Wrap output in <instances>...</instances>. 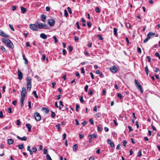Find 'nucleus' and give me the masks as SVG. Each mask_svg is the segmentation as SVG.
Wrapping results in <instances>:
<instances>
[{"label":"nucleus","instance_id":"f8f14e48","mask_svg":"<svg viewBox=\"0 0 160 160\" xmlns=\"http://www.w3.org/2000/svg\"><path fill=\"white\" fill-rule=\"evenodd\" d=\"M2 41L4 43L7 45L9 42H10V40L8 39L5 38L2 39Z\"/></svg>","mask_w":160,"mask_h":160},{"label":"nucleus","instance_id":"72a5a7b5","mask_svg":"<svg viewBox=\"0 0 160 160\" xmlns=\"http://www.w3.org/2000/svg\"><path fill=\"white\" fill-rule=\"evenodd\" d=\"M79 107V105L78 104L76 105V110L77 112H78Z\"/></svg>","mask_w":160,"mask_h":160},{"label":"nucleus","instance_id":"4468645a","mask_svg":"<svg viewBox=\"0 0 160 160\" xmlns=\"http://www.w3.org/2000/svg\"><path fill=\"white\" fill-rule=\"evenodd\" d=\"M26 127L28 128V131L29 132H31V130L32 126L30 124L27 123L26 125Z\"/></svg>","mask_w":160,"mask_h":160},{"label":"nucleus","instance_id":"09e8293b","mask_svg":"<svg viewBox=\"0 0 160 160\" xmlns=\"http://www.w3.org/2000/svg\"><path fill=\"white\" fill-rule=\"evenodd\" d=\"M155 56H156V57H158L160 59V54H159L158 53V52H156L155 54Z\"/></svg>","mask_w":160,"mask_h":160},{"label":"nucleus","instance_id":"f704fd0d","mask_svg":"<svg viewBox=\"0 0 160 160\" xmlns=\"http://www.w3.org/2000/svg\"><path fill=\"white\" fill-rule=\"evenodd\" d=\"M1 49L3 52H5V51H6L5 48L3 46H1Z\"/></svg>","mask_w":160,"mask_h":160},{"label":"nucleus","instance_id":"79ce46f5","mask_svg":"<svg viewBox=\"0 0 160 160\" xmlns=\"http://www.w3.org/2000/svg\"><path fill=\"white\" fill-rule=\"evenodd\" d=\"M150 39V38H149V37H148V36H147V38L144 39V43H146V42H147Z\"/></svg>","mask_w":160,"mask_h":160},{"label":"nucleus","instance_id":"e433bc0d","mask_svg":"<svg viewBox=\"0 0 160 160\" xmlns=\"http://www.w3.org/2000/svg\"><path fill=\"white\" fill-rule=\"evenodd\" d=\"M9 27L11 30L12 31H14V29L13 28L12 25L11 24H9Z\"/></svg>","mask_w":160,"mask_h":160},{"label":"nucleus","instance_id":"cd10ccee","mask_svg":"<svg viewBox=\"0 0 160 160\" xmlns=\"http://www.w3.org/2000/svg\"><path fill=\"white\" fill-rule=\"evenodd\" d=\"M126 26L128 29H130L131 28V25L129 23H126Z\"/></svg>","mask_w":160,"mask_h":160},{"label":"nucleus","instance_id":"473e14b6","mask_svg":"<svg viewBox=\"0 0 160 160\" xmlns=\"http://www.w3.org/2000/svg\"><path fill=\"white\" fill-rule=\"evenodd\" d=\"M142 155V150H140L138 153V157H141Z\"/></svg>","mask_w":160,"mask_h":160},{"label":"nucleus","instance_id":"c03bdc74","mask_svg":"<svg viewBox=\"0 0 160 160\" xmlns=\"http://www.w3.org/2000/svg\"><path fill=\"white\" fill-rule=\"evenodd\" d=\"M12 10L14 11L16 9V7L15 6H12L11 7Z\"/></svg>","mask_w":160,"mask_h":160},{"label":"nucleus","instance_id":"4d7b16f0","mask_svg":"<svg viewBox=\"0 0 160 160\" xmlns=\"http://www.w3.org/2000/svg\"><path fill=\"white\" fill-rule=\"evenodd\" d=\"M8 111L9 113H11L12 112V109L10 107L8 108Z\"/></svg>","mask_w":160,"mask_h":160},{"label":"nucleus","instance_id":"0e129e2a","mask_svg":"<svg viewBox=\"0 0 160 160\" xmlns=\"http://www.w3.org/2000/svg\"><path fill=\"white\" fill-rule=\"evenodd\" d=\"M110 145L112 148L114 146V144L113 142H112L111 143H110Z\"/></svg>","mask_w":160,"mask_h":160},{"label":"nucleus","instance_id":"bf43d9fd","mask_svg":"<svg viewBox=\"0 0 160 160\" xmlns=\"http://www.w3.org/2000/svg\"><path fill=\"white\" fill-rule=\"evenodd\" d=\"M91 23L90 22H88L87 23V26H88V27H89V28H90L91 27Z\"/></svg>","mask_w":160,"mask_h":160},{"label":"nucleus","instance_id":"338daca9","mask_svg":"<svg viewBox=\"0 0 160 160\" xmlns=\"http://www.w3.org/2000/svg\"><path fill=\"white\" fill-rule=\"evenodd\" d=\"M137 51L138 52H139L140 53H141V48L139 47H138L137 48Z\"/></svg>","mask_w":160,"mask_h":160},{"label":"nucleus","instance_id":"ea45409f","mask_svg":"<svg viewBox=\"0 0 160 160\" xmlns=\"http://www.w3.org/2000/svg\"><path fill=\"white\" fill-rule=\"evenodd\" d=\"M123 146L125 147L126 146V145L127 143V141L126 140H124L123 141Z\"/></svg>","mask_w":160,"mask_h":160},{"label":"nucleus","instance_id":"bb28decb","mask_svg":"<svg viewBox=\"0 0 160 160\" xmlns=\"http://www.w3.org/2000/svg\"><path fill=\"white\" fill-rule=\"evenodd\" d=\"M82 22H83V24H82V25L83 26H86V21L83 18H82Z\"/></svg>","mask_w":160,"mask_h":160},{"label":"nucleus","instance_id":"a19ab883","mask_svg":"<svg viewBox=\"0 0 160 160\" xmlns=\"http://www.w3.org/2000/svg\"><path fill=\"white\" fill-rule=\"evenodd\" d=\"M95 11L99 13L100 12V9L98 7H97L96 8Z\"/></svg>","mask_w":160,"mask_h":160},{"label":"nucleus","instance_id":"dca6fc26","mask_svg":"<svg viewBox=\"0 0 160 160\" xmlns=\"http://www.w3.org/2000/svg\"><path fill=\"white\" fill-rule=\"evenodd\" d=\"M7 45L10 48H14V46L12 42L10 41V42H9Z\"/></svg>","mask_w":160,"mask_h":160},{"label":"nucleus","instance_id":"864d4df0","mask_svg":"<svg viewBox=\"0 0 160 160\" xmlns=\"http://www.w3.org/2000/svg\"><path fill=\"white\" fill-rule=\"evenodd\" d=\"M89 122L91 123V124L93 125L94 124V122L93 120L92 119H91L89 120Z\"/></svg>","mask_w":160,"mask_h":160},{"label":"nucleus","instance_id":"f3484780","mask_svg":"<svg viewBox=\"0 0 160 160\" xmlns=\"http://www.w3.org/2000/svg\"><path fill=\"white\" fill-rule=\"evenodd\" d=\"M41 18H42V20L43 22H45L46 18V15L44 14H42L41 15Z\"/></svg>","mask_w":160,"mask_h":160},{"label":"nucleus","instance_id":"6e6552de","mask_svg":"<svg viewBox=\"0 0 160 160\" xmlns=\"http://www.w3.org/2000/svg\"><path fill=\"white\" fill-rule=\"evenodd\" d=\"M18 78L21 80L22 78L23 73L19 70L18 71Z\"/></svg>","mask_w":160,"mask_h":160},{"label":"nucleus","instance_id":"a878e982","mask_svg":"<svg viewBox=\"0 0 160 160\" xmlns=\"http://www.w3.org/2000/svg\"><path fill=\"white\" fill-rule=\"evenodd\" d=\"M33 94L34 96V97L36 98H38V96L37 95L36 92L35 91H33Z\"/></svg>","mask_w":160,"mask_h":160},{"label":"nucleus","instance_id":"aec40b11","mask_svg":"<svg viewBox=\"0 0 160 160\" xmlns=\"http://www.w3.org/2000/svg\"><path fill=\"white\" fill-rule=\"evenodd\" d=\"M25 98L23 97H21V99L20 100V102L21 103V106L22 107V106H23V102L24 101V99Z\"/></svg>","mask_w":160,"mask_h":160},{"label":"nucleus","instance_id":"b1692460","mask_svg":"<svg viewBox=\"0 0 160 160\" xmlns=\"http://www.w3.org/2000/svg\"><path fill=\"white\" fill-rule=\"evenodd\" d=\"M22 56L23 58V59L25 61V63L26 64H27L28 63V61L27 58L25 57V55L24 54L22 55Z\"/></svg>","mask_w":160,"mask_h":160},{"label":"nucleus","instance_id":"37998d69","mask_svg":"<svg viewBox=\"0 0 160 160\" xmlns=\"http://www.w3.org/2000/svg\"><path fill=\"white\" fill-rule=\"evenodd\" d=\"M75 75L77 77H78V78H80V74L78 72H76L75 73Z\"/></svg>","mask_w":160,"mask_h":160},{"label":"nucleus","instance_id":"6e6d98bb","mask_svg":"<svg viewBox=\"0 0 160 160\" xmlns=\"http://www.w3.org/2000/svg\"><path fill=\"white\" fill-rule=\"evenodd\" d=\"M17 124L18 125H20L21 124V122L20 120L19 119H18L17 120Z\"/></svg>","mask_w":160,"mask_h":160},{"label":"nucleus","instance_id":"f03ea898","mask_svg":"<svg viewBox=\"0 0 160 160\" xmlns=\"http://www.w3.org/2000/svg\"><path fill=\"white\" fill-rule=\"evenodd\" d=\"M135 83L137 89L139 90L142 93H143V89L138 81L136 79L135 80Z\"/></svg>","mask_w":160,"mask_h":160},{"label":"nucleus","instance_id":"e2e57ef3","mask_svg":"<svg viewBox=\"0 0 160 160\" xmlns=\"http://www.w3.org/2000/svg\"><path fill=\"white\" fill-rule=\"evenodd\" d=\"M32 151L33 152H36L37 151V149L36 147H34L32 149Z\"/></svg>","mask_w":160,"mask_h":160},{"label":"nucleus","instance_id":"0eeeda50","mask_svg":"<svg viewBox=\"0 0 160 160\" xmlns=\"http://www.w3.org/2000/svg\"><path fill=\"white\" fill-rule=\"evenodd\" d=\"M36 24L38 25V27L39 29H42L43 28H44L46 26V25L42 23H39L38 22H36Z\"/></svg>","mask_w":160,"mask_h":160},{"label":"nucleus","instance_id":"680f3d73","mask_svg":"<svg viewBox=\"0 0 160 160\" xmlns=\"http://www.w3.org/2000/svg\"><path fill=\"white\" fill-rule=\"evenodd\" d=\"M48 152V151L47 149L44 148L43 150V154H46Z\"/></svg>","mask_w":160,"mask_h":160},{"label":"nucleus","instance_id":"3c124183","mask_svg":"<svg viewBox=\"0 0 160 160\" xmlns=\"http://www.w3.org/2000/svg\"><path fill=\"white\" fill-rule=\"evenodd\" d=\"M51 117L52 118H54L55 115V113H54V112H53L52 111L51 112Z\"/></svg>","mask_w":160,"mask_h":160},{"label":"nucleus","instance_id":"39448f33","mask_svg":"<svg viewBox=\"0 0 160 160\" xmlns=\"http://www.w3.org/2000/svg\"><path fill=\"white\" fill-rule=\"evenodd\" d=\"M30 28L33 31H37L38 30V27L34 24H30L29 25Z\"/></svg>","mask_w":160,"mask_h":160},{"label":"nucleus","instance_id":"a18cd8bd","mask_svg":"<svg viewBox=\"0 0 160 160\" xmlns=\"http://www.w3.org/2000/svg\"><path fill=\"white\" fill-rule=\"evenodd\" d=\"M88 85H86L84 88V90L85 92H87L88 88Z\"/></svg>","mask_w":160,"mask_h":160},{"label":"nucleus","instance_id":"7ed1b4c3","mask_svg":"<svg viewBox=\"0 0 160 160\" xmlns=\"http://www.w3.org/2000/svg\"><path fill=\"white\" fill-rule=\"evenodd\" d=\"M27 94L26 89L25 87L22 88L21 92V97L25 98Z\"/></svg>","mask_w":160,"mask_h":160},{"label":"nucleus","instance_id":"c85d7f7f","mask_svg":"<svg viewBox=\"0 0 160 160\" xmlns=\"http://www.w3.org/2000/svg\"><path fill=\"white\" fill-rule=\"evenodd\" d=\"M145 71L147 75L148 74V69L147 66H146L145 68Z\"/></svg>","mask_w":160,"mask_h":160},{"label":"nucleus","instance_id":"423d86ee","mask_svg":"<svg viewBox=\"0 0 160 160\" xmlns=\"http://www.w3.org/2000/svg\"><path fill=\"white\" fill-rule=\"evenodd\" d=\"M110 70L112 72L115 73L118 70V68L115 66H113L110 68Z\"/></svg>","mask_w":160,"mask_h":160},{"label":"nucleus","instance_id":"de8ad7c7","mask_svg":"<svg viewBox=\"0 0 160 160\" xmlns=\"http://www.w3.org/2000/svg\"><path fill=\"white\" fill-rule=\"evenodd\" d=\"M81 73H85V70H84V68L83 67H82L81 68Z\"/></svg>","mask_w":160,"mask_h":160},{"label":"nucleus","instance_id":"052dcab7","mask_svg":"<svg viewBox=\"0 0 160 160\" xmlns=\"http://www.w3.org/2000/svg\"><path fill=\"white\" fill-rule=\"evenodd\" d=\"M3 117V113L2 111H1L0 112V118H2Z\"/></svg>","mask_w":160,"mask_h":160},{"label":"nucleus","instance_id":"774afa93","mask_svg":"<svg viewBox=\"0 0 160 160\" xmlns=\"http://www.w3.org/2000/svg\"><path fill=\"white\" fill-rule=\"evenodd\" d=\"M66 50L64 49H63L62 50V53H63V55H65L66 53Z\"/></svg>","mask_w":160,"mask_h":160},{"label":"nucleus","instance_id":"2eb2a0df","mask_svg":"<svg viewBox=\"0 0 160 160\" xmlns=\"http://www.w3.org/2000/svg\"><path fill=\"white\" fill-rule=\"evenodd\" d=\"M40 37L42 38L45 39L47 38V36L43 33H42L40 35Z\"/></svg>","mask_w":160,"mask_h":160},{"label":"nucleus","instance_id":"49530a36","mask_svg":"<svg viewBox=\"0 0 160 160\" xmlns=\"http://www.w3.org/2000/svg\"><path fill=\"white\" fill-rule=\"evenodd\" d=\"M67 9L68 10V12H69L70 14H72V11H71V8H70L68 7L67 8Z\"/></svg>","mask_w":160,"mask_h":160},{"label":"nucleus","instance_id":"13d9d810","mask_svg":"<svg viewBox=\"0 0 160 160\" xmlns=\"http://www.w3.org/2000/svg\"><path fill=\"white\" fill-rule=\"evenodd\" d=\"M75 122L76 123V125H79V122L77 119H76L75 120Z\"/></svg>","mask_w":160,"mask_h":160},{"label":"nucleus","instance_id":"412c9836","mask_svg":"<svg viewBox=\"0 0 160 160\" xmlns=\"http://www.w3.org/2000/svg\"><path fill=\"white\" fill-rule=\"evenodd\" d=\"M21 10L22 13H24L26 12V9L23 7H21Z\"/></svg>","mask_w":160,"mask_h":160},{"label":"nucleus","instance_id":"393cba45","mask_svg":"<svg viewBox=\"0 0 160 160\" xmlns=\"http://www.w3.org/2000/svg\"><path fill=\"white\" fill-rule=\"evenodd\" d=\"M17 146L18 147V148L20 150L23 149L24 148V146L22 144H19Z\"/></svg>","mask_w":160,"mask_h":160},{"label":"nucleus","instance_id":"1a4fd4ad","mask_svg":"<svg viewBox=\"0 0 160 160\" xmlns=\"http://www.w3.org/2000/svg\"><path fill=\"white\" fill-rule=\"evenodd\" d=\"M48 23L51 26H53L55 24V21L53 19H49L48 21Z\"/></svg>","mask_w":160,"mask_h":160},{"label":"nucleus","instance_id":"20e7f679","mask_svg":"<svg viewBox=\"0 0 160 160\" xmlns=\"http://www.w3.org/2000/svg\"><path fill=\"white\" fill-rule=\"evenodd\" d=\"M34 116L35 120L37 121H39L41 119L40 115L38 112H35L34 114Z\"/></svg>","mask_w":160,"mask_h":160},{"label":"nucleus","instance_id":"4be33fe9","mask_svg":"<svg viewBox=\"0 0 160 160\" xmlns=\"http://www.w3.org/2000/svg\"><path fill=\"white\" fill-rule=\"evenodd\" d=\"M117 28H113V32L115 36L116 37H117L118 36V33L117 32Z\"/></svg>","mask_w":160,"mask_h":160},{"label":"nucleus","instance_id":"7c9ffc66","mask_svg":"<svg viewBox=\"0 0 160 160\" xmlns=\"http://www.w3.org/2000/svg\"><path fill=\"white\" fill-rule=\"evenodd\" d=\"M64 15H65V16L66 17H67V16H68V12L66 9H65L64 10Z\"/></svg>","mask_w":160,"mask_h":160},{"label":"nucleus","instance_id":"ddd939ff","mask_svg":"<svg viewBox=\"0 0 160 160\" xmlns=\"http://www.w3.org/2000/svg\"><path fill=\"white\" fill-rule=\"evenodd\" d=\"M17 138L19 139L24 141H26L27 140V138L25 136H24L22 138L20 137L19 136H17Z\"/></svg>","mask_w":160,"mask_h":160},{"label":"nucleus","instance_id":"c756f323","mask_svg":"<svg viewBox=\"0 0 160 160\" xmlns=\"http://www.w3.org/2000/svg\"><path fill=\"white\" fill-rule=\"evenodd\" d=\"M46 158L48 160H52V158L50 157V155L48 154H47L46 156Z\"/></svg>","mask_w":160,"mask_h":160},{"label":"nucleus","instance_id":"8fccbe9b","mask_svg":"<svg viewBox=\"0 0 160 160\" xmlns=\"http://www.w3.org/2000/svg\"><path fill=\"white\" fill-rule=\"evenodd\" d=\"M80 102H81L82 103H83V102H84V100L83 99V97L82 96H81L80 98Z\"/></svg>","mask_w":160,"mask_h":160},{"label":"nucleus","instance_id":"5fc2aeb1","mask_svg":"<svg viewBox=\"0 0 160 160\" xmlns=\"http://www.w3.org/2000/svg\"><path fill=\"white\" fill-rule=\"evenodd\" d=\"M90 74L91 77L92 79H94V75H93V74L92 73V72H90Z\"/></svg>","mask_w":160,"mask_h":160},{"label":"nucleus","instance_id":"a211bd4d","mask_svg":"<svg viewBox=\"0 0 160 160\" xmlns=\"http://www.w3.org/2000/svg\"><path fill=\"white\" fill-rule=\"evenodd\" d=\"M13 140L11 138H10L8 139V143L9 145L12 144L13 143Z\"/></svg>","mask_w":160,"mask_h":160},{"label":"nucleus","instance_id":"58836bf2","mask_svg":"<svg viewBox=\"0 0 160 160\" xmlns=\"http://www.w3.org/2000/svg\"><path fill=\"white\" fill-rule=\"evenodd\" d=\"M117 97L120 99H121L122 98V96L120 93H118L117 94Z\"/></svg>","mask_w":160,"mask_h":160},{"label":"nucleus","instance_id":"9b49d317","mask_svg":"<svg viewBox=\"0 0 160 160\" xmlns=\"http://www.w3.org/2000/svg\"><path fill=\"white\" fill-rule=\"evenodd\" d=\"M0 36L7 38L9 37V36L8 34H5L1 30H0Z\"/></svg>","mask_w":160,"mask_h":160},{"label":"nucleus","instance_id":"6ab92c4d","mask_svg":"<svg viewBox=\"0 0 160 160\" xmlns=\"http://www.w3.org/2000/svg\"><path fill=\"white\" fill-rule=\"evenodd\" d=\"M155 35V34L154 33L152 32H150L148 33L147 36L148 37H149V38L150 39L151 38V36L154 35Z\"/></svg>","mask_w":160,"mask_h":160},{"label":"nucleus","instance_id":"603ef678","mask_svg":"<svg viewBox=\"0 0 160 160\" xmlns=\"http://www.w3.org/2000/svg\"><path fill=\"white\" fill-rule=\"evenodd\" d=\"M68 49L69 52H71L73 49L72 48L71 46H69L68 47Z\"/></svg>","mask_w":160,"mask_h":160},{"label":"nucleus","instance_id":"4c0bfd02","mask_svg":"<svg viewBox=\"0 0 160 160\" xmlns=\"http://www.w3.org/2000/svg\"><path fill=\"white\" fill-rule=\"evenodd\" d=\"M53 39H54V41H55V43H57L58 42V41L57 39V38L56 37H55V36H53Z\"/></svg>","mask_w":160,"mask_h":160},{"label":"nucleus","instance_id":"69168bd1","mask_svg":"<svg viewBox=\"0 0 160 160\" xmlns=\"http://www.w3.org/2000/svg\"><path fill=\"white\" fill-rule=\"evenodd\" d=\"M87 123V122L86 121H84L82 123V124L83 126H84Z\"/></svg>","mask_w":160,"mask_h":160},{"label":"nucleus","instance_id":"f257e3e1","mask_svg":"<svg viewBox=\"0 0 160 160\" xmlns=\"http://www.w3.org/2000/svg\"><path fill=\"white\" fill-rule=\"evenodd\" d=\"M32 79L30 77H28L27 79V90L28 92H30L32 87Z\"/></svg>","mask_w":160,"mask_h":160},{"label":"nucleus","instance_id":"c9c22d12","mask_svg":"<svg viewBox=\"0 0 160 160\" xmlns=\"http://www.w3.org/2000/svg\"><path fill=\"white\" fill-rule=\"evenodd\" d=\"M97 36L98 38L101 40H102L103 39V38L102 37V36L101 35H97Z\"/></svg>","mask_w":160,"mask_h":160},{"label":"nucleus","instance_id":"9d476101","mask_svg":"<svg viewBox=\"0 0 160 160\" xmlns=\"http://www.w3.org/2000/svg\"><path fill=\"white\" fill-rule=\"evenodd\" d=\"M97 135L96 134L94 133L93 134H90L88 136V138L89 139H92V138H96Z\"/></svg>","mask_w":160,"mask_h":160},{"label":"nucleus","instance_id":"2f4dec72","mask_svg":"<svg viewBox=\"0 0 160 160\" xmlns=\"http://www.w3.org/2000/svg\"><path fill=\"white\" fill-rule=\"evenodd\" d=\"M42 109L43 110H45V112L46 113H48L49 112V110L47 108H42Z\"/></svg>","mask_w":160,"mask_h":160},{"label":"nucleus","instance_id":"5701e85b","mask_svg":"<svg viewBox=\"0 0 160 160\" xmlns=\"http://www.w3.org/2000/svg\"><path fill=\"white\" fill-rule=\"evenodd\" d=\"M73 150L74 151H76L77 150L78 148V146L77 144H74L73 146Z\"/></svg>","mask_w":160,"mask_h":160}]
</instances>
